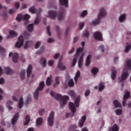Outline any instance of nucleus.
I'll return each mask as SVG.
<instances>
[{"instance_id": "f257e3e1", "label": "nucleus", "mask_w": 131, "mask_h": 131, "mask_svg": "<svg viewBox=\"0 0 131 131\" xmlns=\"http://www.w3.org/2000/svg\"><path fill=\"white\" fill-rule=\"evenodd\" d=\"M50 95L54 97L56 100L60 101V105L61 108L65 106L69 99V97L68 96H62L61 95L57 94L52 91L50 92Z\"/></svg>"}, {"instance_id": "f03ea898", "label": "nucleus", "mask_w": 131, "mask_h": 131, "mask_svg": "<svg viewBox=\"0 0 131 131\" xmlns=\"http://www.w3.org/2000/svg\"><path fill=\"white\" fill-rule=\"evenodd\" d=\"M106 15L107 12L105 9H104V8H100V12L98 15V18L95 20H93V21L92 22V25L94 26L99 25L101 22V18L104 17Z\"/></svg>"}, {"instance_id": "7ed1b4c3", "label": "nucleus", "mask_w": 131, "mask_h": 131, "mask_svg": "<svg viewBox=\"0 0 131 131\" xmlns=\"http://www.w3.org/2000/svg\"><path fill=\"white\" fill-rule=\"evenodd\" d=\"M30 12L32 13H37V17H36V19H35V24L38 25L40 21V16H39V14L41 12V9H39V11H37L36 9H35L34 6H33L30 8Z\"/></svg>"}, {"instance_id": "20e7f679", "label": "nucleus", "mask_w": 131, "mask_h": 131, "mask_svg": "<svg viewBox=\"0 0 131 131\" xmlns=\"http://www.w3.org/2000/svg\"><path fill=\"white\" fill-rule=\"evenodd\" d=\"M30 18V15L29 14H25V15H23V14H21V13H19L17 14V16H16V20L17 21H20L22 19H24V20H27L25 23V25H27L28 23V20Z\"/></svg>"}, {"instance_id": "39448f33", "label": "nucleus", "mask_w": 131, "mask_h": 131, "mask_svg": "<svg viewBox=\"0 0 131 131\" xmlns=\"http://www.w3.org/2000/svg\"><path fill=\"white\" fill-rule=\"evenodd\" d=\"M45 87V82L41 81L40 82V84H39V88L37 89L35 93H34V97H35V99L38 100V97L39 96V91H41Z\"/></svg>"}, {"instance_id": "423d86ee", "label": "nucleus", "mask_w": 131, "mask_h": 131, "mask_svg": "<svg viewBox=\"0 0 131 131\" xmlns=\"http://www.w3.org/2000/svg\"><path fill=\"white\" fill-rule=\"evenodd\" d=\"M128 76V69L126 67H124L121 75V77L118 78V80H119V82H123L124 80L126 79Z\"/></svg>"}, {"instance_id": "0eeeda50", "label": "nucleus", "mask_w": 131, "mask_h": 131, "mask_svg": "<svg viewBox=\"0 0 131 131\" xmlns=\"http://www.w3.org/2000/svg\"><path fill=\"white\" fill-rule=\"evenodd\" d=\"M66 10L64 8H60L59 12L57 14L58 20L61 21L65 18Z\"/></svg>"}, {"instance_id": "6e6552de", "label": "nucleus", "mask_w": 131, "mask_h": 131, "mask_svg": "<svg viewBox=\"0 0 131 131\" xmlns=\"http://www.w3.org/2000/svg\"><path fill=\"white\" fill-rule=\"evenodd\" d=\"M54 112H51L48 119V124L50 126H53L54 124Z\"/></svg>"}, {"instance_id": "1a4fd4ad", "label": "nucleus", "mask_w": 131, "mask_h": 131, "mask_svg": "<svg viewBox=\"0 0 131 131\" xmlns=\"http://www.w3.org/2000/svg\"><path fill=\"white\" fill-rule=\"evenodd\" d=\"M24 42V39L23 36H19V37H18V41H17V42L15 44V47L20 48L23 46Z\"/></svg>"}, {"instance_id": "9d476101", "label": "nucleus", "mask_w": 131, "mask_h": 131, "mask_svg": "<svg viewBox=\"0 0 131 131\" xmlns=\"http://www.w3.org/2000/svg\"><path fill=\"white\" fill-rule=\"evenodd\" d=\"M94 37L98 40L103 41L102 35L101 32H95L94 33Z\"/></svg>"}, {"instance_id": "9b49d317", "label": "nucleus", "mask_w": 131, "mask_h": 131, "mask_svg": "<svg viewBox=\"0 0 131 131\" xmlns=\"http://www.w3.org/2000/svg\"><path fill=\"white\" fill-rule=\"evenodd\" d=\"M129 97H130V93L129 92H126L123 96V101L122 102L123 106H126L127 105L126 101Z\"/></svg>"}, {"instance_id": "f8f14e48", "label": "nucleus", "mask_w": 131, "mask_h": 131, "mask_svg": "<svg viewBox=\"0 0 131 131\" xmlns=\"http://www.w3.org/2000/svg\"><path fill=\"white\" fill-rule=\"evenodd\" d=\"M12 56V61H13V62L14 63L17 62L19 55L17 53H15L13 54L12 53H9V56L11 57Z\"/></svg>"}, {"instance_id": "ddd939ff", "label": "nucleus", "mask_w": 131, "mask_h": 131, "mask_svg": "<svg viewBox=\"0 0 131 131\" xmlns=\"http://www.w3.org/2000/svg\"><path fill=\"white\" fill-rule=\"evenodd\" d=\"M61 58L59 61L57 68L60 71H64L66 69V67L61 62Z\"/></svg>"}, {"instance_id": "4468645a", "label": "nucleus", "mask_w": 131, "mask_h": 131, "mask_svg": "<svg viewBox=\"0 0 131 131\" xmlns=\"http://www.w3.org/2000/svg\"><path fill=\"white\" fill-rule=\"evenodd\" d=\"M48 16L50 18L54 20L57 16V12L53 11H49Z\"/></svg>"}, {"instance_id": "2eb2a0df", "label": "nucleus", "mask_w": 131, "mask_h": 131, "mask_svg": "<svg viewBox=\"0 0 131 131\" xmlns=\"http://www.w3.org/2000/svg\"><path fill=\"white\" fill-rule=\"evenodd\" d=\"M69 108L71 111V112H72L73 115H74V113L76 111V108L74 103H73V102H70L69 103Z\"/></svg>"}, {"instance_id": "dca6fc26", "label": "nucleus", "mask_w": 131, "mask_h": 131, "mask_svg": "<svg viewBox=\"0 0 131 131\" xmlns=\"http://www.w3.org/2000/svg\"><path fill=\"white\" fill-rule=\"evenodd\" d=\"M68 3V0H59V4L60 6H64L66 8H68L69 7Z\"/></svg>"}, {"instance_id": "f3484780", "label": "nucleus", "mask_w": 131, "mask_h": 131, "mask_svg": "<svg viewBox=\"0 0 131 131\" xmlns=\"http://www.w3.org/2000/svg\"><path fill=\"white\" fill-rule=\"evenodd\" d=\"M18 117H19V113H17L14 115V116H13V118H12V119H11V123L14 125L16 122L17 120H18Z\"/></svg>"}, {"instance_id": "a211bd4d", "label": "nucleus", "mask_w": 131, "mask_h": 131, "mask_svg": "<svg viewBox=\"0 0 131 131\" xmlns=\"http://www.w3.org/2000/svg\"><path fill=\"white\" fill-rule=\"evenodd\" d=\"M84 56V54L83 53L82 54V55L80 56V57L79 58V61H78V67L79 68H82V64H83Z\"/></svg>"}, {"instance_id": "6ab92c4d", "label": "nucleus", "mask_w": 131, "mask_h": 131, "mask_svg": "<svg viewBox=\"0 0 131 131\" xmlns=\"http://www.w3.org/2000/svg\"><path fill=\"white\" fill-rule=\"evenodd\" d=\"M86 116H83V117H82L81 120H79V125L80 127H82L83 126L84 123L86 120Z\"/></svg>"}, {"instance_id": "aec40b11", "label": "nucleus", "mask_w": 131, "mask_h": 131, "mask_svg": "<svg viewBox=\"0 0 131 131\" xmlns=\"http://www.w3.org/2000/svg\"><path fill=\"white\" fill-rule=\"evenodd\" d=\"M112 76H111L112 79L113 80H115L116 78L117 71L114 68H113L112 69Z\"/></svg>"}, {"instance_id": "412c9836", "label": "nucleus", "mask_w": 131, "mask_h": 131, "mask_svg": "<svg viewBox=\"0 0 131 131\" xmlns=\"http://www.w3.org/2000/svg\"><path fill=\"white\" fill-rule=\"evenodd\" d=\"M32 72V66L31 65H29V67H28V70H27V75L28 78L30 77V75Z\"/></svg>"}, {"instance_id": "4be33fe9", "label": "nucleus", "mask_w": 131, "mask_h": 131, "mask_svg": "<svg viewBox=\"0 0 131 131\" xmlns=\"http://www.w3.org/2000/svg\"><path fill=\"white\" fill-rule=\"evenodd\" d=\"M9 35L10 36H7V38H10L11 37H16L18 34L15 31H9Z\"/></svg>"}, {"instance_id": "5701e85b", "label": "nucleus", "mask_w": 131, "mask_h": 131, "mask_svg": "<svg viewBox=\"0 0 131 131\" xmlns=\"http://www.w3.org/2000/svg\"><path fill=\"white\" fill-rule=\"evenodd\" d=\"M92 58V56L91 55H89L88 56L86 61H85V66L89 67L91 63V59Z\"/></svg>"}, {"instance_id": "b1692460", "label": "nucleus", "mask_w": 131, "mask_h": 131, "mask_svg": "<svg viewBox=\"0 0 131 131\" xmlns=\"http://www.w3.org/2000/svg\"><path fill=\"white\" fill-rule=\"evenodd\" d=\"M119 128L117 124H114L113 126L110 128V131H119Z\"/></svg>"}, {"instance_id": "393cba45", "label": "nucleus", "mask_w": 131, "mask_h": 131, "mask_svg": "<svg viewBox=\"0 0 131 131\" xmlns=\"http://www.w3.org/2000/svg\"><path fill=\"white\" fill-rule=\"evenodd\" d=\"M80 102V96H78L74 102L75 105L76 106V107H78L79 106V103Z\"/></svg>"}, {"instance_id": "a878e982", "label": "nucleus", "mask_w": 131, "mask_h": 131, "mask_svg": "<svg viewBox=\"0 0 131 131\" xmlns=\"http://www.w3.org/2000/svg\"><path fill=\"white\" fill-rule=\"evenodd\" d=\"M80 76V72L79 71H77V73L75 75V76L74 77V81L75 83H77L78 78Z\"/></svg>"}, {"instance_id": "bb28decb", "label": "nucleus", "mask_w": 131, "mask_h": 131, "mask_svg": "<svg viewBox=\"0 0 131 131\" xmlns=\"http://www.w3.org/2000/svg\"><path fill=\"white\" fill-rule=\"evenodd\" d=\"M31 101H32L31 96L30 95L28 96V97H27V100L26 101V103H25V105L28 106L29 104L31 103Z\"/></svg>"}, {"instance_id": "cd10ccee", "label": "nucleus", "mask_w": 131, "mask_h": 131, "mask_svg": "<svg viewBox=\"0 0 131 131\" xmlns=\"http://www.w3.org/2000/svg\"><path fill=\"white\" fill-rule=\"evenodd\" d=\"M40 63L43 67L45 68L46 67L47 60L45 58H42L40 60Z\"/></svg>"}, {"instance_id": "c85d7f7f", "label": "nucleus", "mask_w": 131, "mask_h": 131, "mask_svg": "<svg viewBox=\"0 0 131 131\" xmlns=\"http://www.w3.org/2000/svg\"><path fill=\"white\" fill-rule=\"evenodd\" d=\"M99 72V69L97 68H93L91 70L92 73L94 75H96Z\"/></svg>"}, {"instance_id": "c756f323", "label": "nucleus", "mask_w": 131, "mask_h": 131, "mask_svg": "<svg viewBox=\"0 0 131 131\" xmlns=\"http://www.w3.org/2000/svg\"><path fill=\"white\" fill-rule=\"evenodd\" d=\"M5 70L6 73L8 75L12 74L13 72V71L10 68H8V67L6 68Z\"/></svg>"}, {"instance_id": "7c9ffc66", "label": "nucleus", "mask_w": 131, "mask_h": 131, "mask_svg": "<svg viewBox=\"0 0 131 131\" xmlns=\"http://www.w3.org/2000/svg\"><path fill=\"white\" fill-rule=\"evenodd\" d=\"M34 30V24H30L29 26H28V31L29 32H32Z\"/></svg>"}, {"instance_id": "2f4dec72", "label": "nucleus", "mask_w": 131, "mask_h": 131, "mask_svg": "<svg viewBox=\"0 0 131 131\" xmlns=\"http://www.w3.org/2000/svg\"><path fill=\"white\" fill-rule=\"evenodd\" d=\"M51 83H52V77L51 76H50V77H48L46 80V84L47 85L49 86L51 85Z\"/></svg>"}, {"instance_id": "473e14b6", "label": "nucleus", "mask_w": 131, "mask_h": 131, "mask_svg": "<svg viewBox=\"0 0 131 131\" xmlns=\"http://www.w3.org/2000/svg\"><path fill=\"white\" fill-rule=\"evenodd\" d=\"M59 79L60 77H56L55 78V84L53 85L54 88H56L57 85H59L60 84Z\"/></svg>"}, {"instance_id": "72a5a7b5", "label": "nucleus", "mask_w": 131, "mask_h": 131, "mask_svg": "<svg viewBox=\"0 0 131 131\" xmlns=\"http://www.w3.org/2000/svg\"><path fill=\"white\" fill-rule=\"evenodd\" d=\"M30 121V117L29 115L26 116V122L24 123L25 125H27Z\"/></svg>"}, {"instance_id": "f704fd0d", "label": "nucleus", "mask_w": 131, "mask_h": 131, "mask_svg": "<svg viewBox=\"0 0 131 131\" xmlns=\"http://www.w3.org/2000/svg\"><path fill=\"white\" fill-rule=\"evenodd\" d=\"M24 103L23 98L21 97L19 100V102L18 103V107H19V108H21L24 105Z\"/></svg>"}, {"instance_id": "c9c22d12", "label": "nucleus", "mask_w": 131, "mask_h": 131, "mask_svg": "<svg viewBox=\"0 0 131 131\" xmlns=\"http://www.w3.org/2000/svg\"><path fill=\"white\" fill-rule=\"evenodd\" d=\"M55 30L57 32V34L59 36L61 35V31L59 28V27H58V26H56Z\"/></svg>"}, {"instance_id": "e433bc0d", "label": "nucleus", "mask_w": 131, "mask_h": 131, "mask_svg": "<svg viewBox=\"0 0 131 131\" xmlns=\"http://www.w3.org/2000/svg\"><path fill=\"white\" fill-rule=\"evenodd\" d=\"M125 18H126V14H122L119 17V21L121 23H122L125 19Z\"/></svg>"}, {"instance_id": "4c0bfd02", "label": "nucleus", "mask_w": 131, "mask_h": 131, "mask_svg": "<svg viewBox=\"0 0 131 131\" xmlns=\"http://www.w3.org/2000/svg\"><path fill=\"white\" fill-rule=\"evenodd\" d=\"M83 49H82V48H80L77 49L76 50V57L78 56L79 54L80 53H82L83 52Z\"/></svg>"}, {"instance_id": "58836bf2", "label": "nucleus", "mask_w": 131, "mask_h": 131, "mask_svg": "<svg viewBox=\"0 0 131 131\" xmlns=\"http://www.w3.org/2000/svg\"><path fill=\"white\" fill-rule=\"evenodd\" d=\"M105 88L104 85H103L102 82H101L99 84V92H101Z\"/></svg>"}, {"instance_id": "ea45409f", "label": "nucleus", "mask_w": 131, "mask_h": 131, "mask_svg": "<svg viewBox=\"0 0 131 131\" xmlns=\"http://www.w3.org/2000/svg\"><path fill=\"white\" fill-rule=\"evenodd\" d=\"M114 104L115 107H120L121 106V105L117 100L114 101Z\"/></svg>"}, {"instance_id": "a19ab883", "label": "nucleus", "mask_w": 131, "mask_h": 131, "mask_svg": "<svg viewBox=\"0 0 131 131\" xmlns=\"http://www.w3.org/2000/svg\"><path fill=\"white\" fill-rule=\"evenodd\" d=\"M25 74L26 71L25 70H23L20 72V78H21V80H24L25 78Z\"/></svg>"}, {"instance_id": "79ce46f5", "label": "nucleus", "mask_w": 131, "mask_h": 131, "mask_svg": "<svg viewBox=\"0 0 131 131\" xmlns=\"http://www.w3.org/2000/svg\"><path fill=\"white\" fill-rule=\"evenodd\" d=\"M69 95L72 98H75L76 97V95L75 92L73 91H70L69 92Z\"/></svg>"}, {"instance_id": "37998d69", "label": "nucleus", "mask_w": 131, "mask_h": 131, "mask_svg": "<svg viewBox=\"0 0 131 131\" xmlns=\"http://www.w3.org/2000/svg\"><path fill=\"white\" fill-rule=\"evenodd\" d=\"M126 67L131 70V60H126Z\"/></svg>"}, {"instance_id": "c03bdc74", "label": "nucleus", "mask_w": 131, "mask_h": 131, "mask_svg": "<svg viewBox=\"0 0 131 131\" xmlns=\"http://www.w3.org/2000/svg\"><path fill=\"white\" fill-rule=\"evenodd\" d=\"M42 123V119L41 118H39L37 119V125L39 126Z\"/></svg>"}, {"instance_id": "a18cd8bd", "label": "nucleus", "mask_w": 131, "mask_h": 131, "mask_svg": "<svg viewBox=\"0 0 131 131\" xmlns=\"http://www.w3.org/2000/svg\"><path fill=\"white\" fill-rule=\"evenodd\" d=\"M68 85L69 86L72 87L74 85V82L73 79H70L68 82Z\"/></svg>"}, {"instance_id": "49530a36", "label": "nucleus", "mask_w": 131, "mask_h": 131, "mask_svg": "<svg viewBox=\"0 0 131 131\" xmlns=\"http://www.w3.org/2000/svg\"><path fill=\"white\" fill-rule=\"evenodd\" d=\"M88 14V11L87 10H84L82 12H81L80 14V16L81 17H85Z\"/></svg>"}, {"instance_id": "de8ad7c7", "label": "nucleus", "mask_w": 131, "mask_h": 131, "mask_svg": "<svg viewBox=\"0 0 131 131\" xmlns=\"http://www.w3.org/2000/svg\"><path fill=\"white\" fill-rule=\"evenodd\" d=\"M47 32L49 36L51 35V32L50 31V27L49 26H48L46 28Z\"/></svg>"}, {"instance_id": "09e8293b", "label": "nucleus", "mask_w": 131, "mask_h": 131, "mask_svg": "<svg viewBox=\"0 0 131 131\" xmlns=\"http://www.w3.org/2000/svg\"><path fill=\"white\" fill-rule=\"evenodd\" d=\"M44 51H45V48L43 47H41L40 49V51L37 52V54L40 55Z\"/></svg>"}, {"instance_id": "8fccbe9b", "label": "nucleus", "mask_w": 131, "mask_h": 131, "mask_svg": "<svg viewBox=\"0 0 131 131\" xmlns=\"http://www.w3.org/2000/svg\"><path fill=\"white\" fill-rule=\"evenodd\" d=\"M130 49H131V45L127 46L125 49V52L128 53V52L130 51Z\"/></svg>"}, {"instance_id": "3c124183", "label": "nucleus", "mask_w": 131, "mask_h": 131, "mask_svg": "<svg viewBox=\"0 0 131 131\" xmlns=\"http://www.w3.org/2000/svg\"><path fill=\"white\" fill-rule=\"evenodd\" d=\"M10 104H12V102L11 101H7V103H6V104L7 105V107H8V109H9V110H11L12 109V107L10 106Z\"/></svg>"}, {"instance_id": "603ef678", "label": "nucleus", "mask_w": 131, "mask_h": 131, "mask_svg": "<svg viewBox=\"0 0 131 131\" xmlns=\"http://www.w3.org/2000/svg\"><path fill=\"white\" fill-rule=\"evenodd\" d=\"M89 35H90V32H89V31L88 30H86L84 31L83 36L85 37H88Z\"/></svg>"}, {"instance_id": "864d4df0", "label": "nucleus", "mask_w": 131, "mask_h": 131, "mask_svg": "<svg viewBox=\"0 0 131 131\" xmlns=\"http://www.w3.org/2000/svg\"><path fill=\"white\" fill-rule=\"evenodd\" d=\"M116 114L118 115H120L122 114V110L118 109L116 111Z\"/></svg>"}, {"instance_id": "5fc2aeb1", "label": "nucleus", "mask_w": 131, "mask_h": 131, "mask_svg": "<svg viewBox=\"0 0 131 131\" xmlns=\"http://www.w3.org/2000/svg\"><path fill=\"white\" fill-rule=\"evenodd\" d=\"M84 26V23H80L79 25V29L80 30H82Z\"/></svg>"}, {"instance_id": "6e6d98bb", "label": "nucleus", "mask_w": 131, "mask_h": 131, "mask_svg": "<svg viewBox=\"0 0 131 131\" xmlns=\"http://www.w3.org/2000/svg\"><path fill=\"white\" fill-rule=\"evenodd\" d=\"M99 49L101 51V52L102 53L104 52L105 48L103 45L100 46L99 47Z\"/></svg>"}, {"instance_id": "4d7b16f0", "label": "nucleus", "mask_w": 131, "mask_h": 131, "mask_svg": "<svg viewBox=\"0 0 131 131\" xmlns=\"http://www.w3.org/2000/svg\"><path fill=\"white\" fill-rule=\"evenodd\" d=\"M76 62H77V58H74L72 61V66L74 67L76 65Z\"/></svg>"}, {"instance_id": "13d9d810", "label": "nucleus", "mask_w": 131, "mask_h": 131, "mask_svg": "<svg viewBox=\"0 0 131 131\" xmlns=\"http://www.w3.org/2000/svg\"><path fill=\"white\" fill-rule=\"evenodd\" d=\"M32 43V42H29V41H27L26 42V45H25V49H27L28 47H29V43Z\"/></svg>"}, {"instance_id": "bf43d9fd", "label": "nucleus", "mask_w": 131, "mask_h": 131, "mask_svg": "<svg viewBox=\"0 0 131 131\" xmlns=\"http://www.w3.org/2000/svg\"><path fill=\"white\" fill-rule=\"evenodd\" d=\"M40 44H41V42L40 41L37 42V43H36V45H35V48L38 49L40 46Z\"/></svg>"}, {"instance_id": "052dcab7", "label": "nucleus", "mask_w": 131, "mask_h": 131, "mask_svg": "<svg viewBox=\"0 0 131 131\" xmlns=\"http://www.w3.org/2000/svg\"><path fill=\"white\" fill-rule=\"evenodd\" d=\"M91 93V91L89 90H87L85 93V96H89Z\"/></svg>"}, {"instance_id": "680f3d73", "label": "nucleus", "mask_w": 131, "mask_h": 131, "mask_svg": "<svg viewBox=\"0 0 131 131\" xmlns=\"http://www.w3.org/2000/svg\"><path fill=\"white\" fill-rule=\"evenodd\" d=\"M15 8L19 9L20 8V3L19 2H16L15 4Z\"/></svg>"}, {"instance_id": "e2e57ef3", "label": "nucleus", "mask_w": 131, "mask_h": 131, "mask_svg": "<svg viewBox=\"0 0 131 131\" xmlns=\"http://www.w3.org/2000/svg\"><path fill=\"white\" fill-rule=\"evenodd\" d=\"M54 61V60H50L48 62V65L50 66H52L53 65Z\"/></svg>"}, {"instance_id": "0e129e2a", "label": "nucleus", "mask_w": 131, "mask_h": 131, "mask_svg": "<svg viewBox=\"0 0 131 131\" xmlns=\"http://www.w3.org/2000/svg\"><path fill=\"white\" fill-rule=\"evenodd\" d=\"M45 112V110H43V109L39 111V114H40V115H42Z\"/></svg>"}, {"instance_id": "69168bd1", "label": "nucleus", "mask_w": 131, "mask_h": 131, "mask_svg": "<svg viewBox=\"0 0 131 131\" xmlns=\"http://www.w3.org/2000/svg\"><path fill=\"white\" fill-rule=\"evenodd\" d=\"M6 51L5 49H4L3 48H2L1 46H0V53H5Z\"/></svg>"}, {"instance_id": "338daca9", "label": "nucleus", "mask_w": 131, "mask_h": 131, "mask_svg": "<svg viewBox=\"0 0 131 131\" xmlns=\"http://www.w3.org/2000/svg\"><path fill=\"white\" fill-rule=\"evenodd\" d=\"M71 128L75 129L77 128V125L76 124H72L70 126Z\"/></svg>"}, {"instance_id": "774afa93", "label": "nucleus", "mask_w": 131, "mask_h": 131, "mask_svg": "<svg viewBox=\"0 0 131 131\" xmlns=\"http://www.w3.org/2000/svg\"><path fill=\"white\" fill-rule=\"evenodd\" d=\"M5 82V79L3 78L0 79V84H3Z\"/></svg>"}]
</instances>
